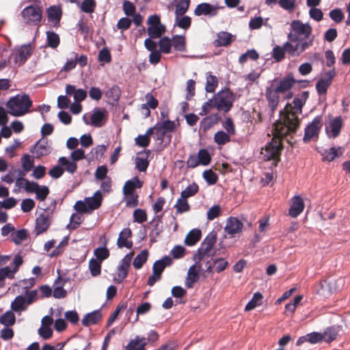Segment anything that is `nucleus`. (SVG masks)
I'll use <instances>...</instances> for the list:
<instances>
[{"label": "nucleus", "instance_id": "1", "mask_svg": "<svg viewBox=\"0 0 350 350\" xmlns=\"http://www.w3.org/2000/svg\"><path fill=\"white\" fill-rule=\"evenodd\" d=\"M308 96V91L301 92L293 99L292 105H287L283 111H280V119L275 122V129L279 135L295 133L299 124L298 115L301 113Z\"/></svg>", "mask_w": 350, "mask_h": 350}, {"label": "nucleus", "instance_id": "2", "mask_svg": "<svg viewBox=\"0 0 350 350\" xmlns=\"http://www.w3.org/2000/svg\"><path fill=\"white\" fill-rule=\"evenodd\" d=\"M234 98V93L230 89L224 88L204 103L199 115L201 116H205L213 109H217L218 111L227 113L232 107Z\"/></svg>", "mask_w": 350, "mask_h": 350}, {"label": "nucleus", "instance_id": "3", "mask_svg": "<svg viewBox=\"0 0 350 350\" xmlns=\"http://www.w3.org/2000/svg\"><path fill=\"white\" fill-rule=\"evenodd\" d=\"M275 129V123H274L272 126L271 131L273 137L271 141L261 150L260 154L265 160L269 161L273 159L278 161L282 150V139L294 133V132H289L285 135H279Z\"/></svg>", "mask_w": 350, "mask_h": 350}, {"label": "nucleus", "instance_id": "4", "mask_svg": "<svg viewBox=\"0 0 350 350\" xmlns=\"http://www.w3.org/2000/svg\"><path fill=\"white\" fill-rule=\"evenodd\" d=\"M32 102L27 94H17L7 102L8 113L15 117L22 116L29 111Z\"/></svg>", "mask_w": 350, "mask_h": 350}, {"label": "nucleus", "instance_id": "5", "mask_svg": "<svg viewBox=\"0 0 350 350\" xmlns=\"http://www.w3.org/2000/svg\"><path fill=\"white\" fill-rule=\"evenodd\" d=\"M312 32V28L308 23H304L300 20H293L290 23L287 38L292 41L310 40L313 37Z\"/></svg>", "mask_w": 350, "mask_h": 350}, {"label": "nucleus", "instance_id": "6", "mask_svg": "<svg viewBox=\"0 0 350 350\" xmlns=\"http://www.w3.org/2000/svg\"><path fill=\"white\" fill-rule=\"evenodd\" d=\"M217 239L216 233L213 231L208 234L204 241L202 242L200 247L198 249L196 254H194L193 259L198 265L202 260L213 258V254H211L213 247Z\"/></svg>", "mask_w": 350, "mask_h": 350}, {"label": "nucleus", "instance_id": "7", "mask_svg": "<svg viewBox=\"0 0 350 350\" xmlns=\"http://www.w3.org/2000/svg\"><path fill=\"white\" fill-rule=\"evenodd\" d=\"M21 16L24 23L31 26H40L42 18V11L36 5L25 7L21 11Z\"/></svg>", "mask_w": 350, "mask_h": 350}, {"label": "nucleus", "instance_id": "8", "mask_svg": "<svg viewBox=\"0 0 350 350\" xmlns=\"http://www.w3.org/2000/svg\"><path fill=\"white\" fill-rule=\"evenodd\" d=\"M314 42V37L310 39V40H301L292 41L288 40L284 44V46L286 51L291 57H298L302 53H304L307 49L312 46Z\"/></svg>", "mask_w": 350, "mask_h": 350}, {"label": "nucleus", "instance_id": "9", "mask_svg": "<svg viewBox=\"0 0 350 350\" xmlns=\"http://www.w3.org/2000/svg\"><path fill=\"white\" fill-rule=\"evenodd\" d=\"M147 32L148 36L152 38H159L163 34L166 28L165 26L161 23L159 15H150L147 20Z\"/></svg>", "mask_w": 350, "mask_h": 350}, {"label": "nucleus", "instance_id": "10", "mask_svg": "<svg viewBox=\"0 0 350 350\" xmlns=\"http://www.w3.org/2000/svg\"><path fill=\"white\" fill-rule=\"evenodd\" d=\"M322 117L316 116L313 120L309 123L305 129L303 140L305 143H308L314 138H318L321 128Z\"/></svg>", "mask_w": 350, "mask_h": 350}, {"label": "nucleus", "instance_id": "11", "mask_svg": "<svg viewBox=\"0 0 350 350\" xmlns=\"http://www.w3.org/2000/svg\"><path fill=\"white\" fill-rule=\"evenodd\" d=\"M33 50V46L32 43H28L23 44L19 47H16L13 53L14 63L18 66L25 64L31 56Z\"/></svg>", "mask_w": 350, "mask_h": 350}, {"label": "nucleus", "instance_id": "12", "mask_svg": "<svg viewBox=\"0 0 350 350\" xmlns=\"http://www.w3.org/2000/svg\"><path fill=\"white\" fill-rule=\"evenodd\" d=\"M176 124L174 121L170 120H163L162 122L155 124V140L163 141L164 136L167 133H172L175 131Z\"/></svg>", "mask_w": 350, "mask_h": 350}, {"label": "nucleus", "instance_id": "13", "mask_svg": "<svg viewBox=\"0 0 350 350\" xmlns=\"http://www.w3.org/2000/svg\"><path fill=\"white\" fill-rule=\"evenodd\" d=\"M133 254V252L127 254L120 262L117 268L116 281L118 282H122L127 277Z\"/></svg>", "mask_w": 350, "mask_h": 350}, {"label": "nucleus", "instance_id": "14", "mask_svg": "<svg viewBox=\"0 0 350 350\" xmlns=\"http://www.w3.org/2000/svg\"><path fill=\"white\" fill-rule=\"evenodd\" d=\"M280 94L273 85L267 87L265 90V96L268 101L269 107L272 113H273L278 107Z\"/></svg>", "mask_w": 350, "mask_h": 350}, {"label": "nucleus", "instance_id": "15", "mask_svg": "<svg viewBox=\"0 0 350 350\" xmlns=\"http://www.w3.org/2000/svg\"><path fill=\"white\" fill-rule=\"evenodd\" d=\"M217 14V8L208 3H202L198 4L194 10L196 16H215Z\"/></svg>", "mask_w": 350, "mask_h": 350}, {"label": "nucleus", "instance_id": "16", "mask_svg": "<svg viewBox=\"0 0 350 350\" xmlns=\"http://www.w3.org/2000/svg\"><path fill=\"white\" fill-rule=\"evenodd\" d=\"M202 265L199 262L191 266L187 272V276L185 281V285L187 288H191L193 284L199 280V272L201 271Z\"/></svg>", "mask_w": 350, "mask_h": 350}, {"label": "nucleus", "instance_id": "17", "mask_svg": "<svg viewBox=\"0 0 350 350\" xmlns=\"http://www.w3.org/2000/svg\"><path fill=\"white\" fill-rule=\"evenodd\" d=\"M48 21L54 27H57L62 15V11L60 7L57 5L50 6L47 10Z\"/></svg>", "mask_w": 350, "mask_h": 350}, {"label": "nucleus", "instance_id": "18", "mask_svg": "<svg viewBox=\"0 0 350 350\" xmlns=\"http://www.w3.org/2000/svg\"><path fill=\"white\" fill-rule=\"evenodd\" d=\"M107 118V111L104 109H94L91 115V124L95 127L103 126Z\"/></svg>", "mask_w": 350, "mask_h": 350}, {"label": "nucleus", "instance_id": "19", "mask_svg": "<svg viewBox=\"0 0 350 350\" xmlns=\"http://www.w3.org/2000/svg\"><path fill=\"white\" fill-rule=\"evenodd\" d=\"M132 235L131 230L129 228H124L119 234L117 241V245L119 248L126 247L131 249L133 247V242L128 241Z\"/></svg>", "mask_w": 350, "mask_h": 350}, {"label": "nucleus", "instance_id": "20", "mask_svg": "<svg viewBox=\"0 0 350 350\" xmlns=\"http://www.w3.org/2000/svg\"><path fill=\"white\" fill-rule=\"evenodd\" d=\"M243 226L242 222L237 218L230 217L227 220L225 232L230 235H234L241 231Z\"/></svg>", "mask_w": 350, "mask_h": 350}, {"label": "nucleus", "instance_id": "21", "mask_svg": "<svg viewBox=\"0 0 350 350\" xmlns=\"http://www.w3.org/2000/svg\"><path fill=\"white\" fill-rule=\"evenodd\" d=\"M304 208V203L299 196H294L292 198V204L289 208L288 214L291 217H297Z\"/></svg>", "mask_w": 350, "mask_h": 350}, {"label": "nucleus", "instance_id": "22", "mask_svg": "<svg viewBox=\"0 0 350 350\" xmlns=\"http://www.w3.org/2000/svg\"><path fill=\"white\" fill-rule=\"evenodd\" d=\"M85 200L88 207V208H89L91 213L93 211L98 209L101 206L103 201L102 193L100 190L96 191L93 196L85 198Z\"/></svg>", "mask_w": 350, "mask_h": 350}, {"label": "nucleus", "instance_id": "23", "mask_svg": "<svg viewBox=\"0 0 350 350\" xmlns=\"http://www.w3.org/2000/svg\"><path fill=\"white\" fill-rule=\"evenodd\" d=\"M296 83V80L292 75L282 79L275 88L280 93L284 94L289 91L293 85Z\"/></svg>", "mask_w": 350, "mask_h": 350}, {"label": "nucleus", "instance_id": "24", "mask_svg": "<svg viewBox=\"0 0 350 350\" xmlns=\"http://www.w3.org/2000/svg\"><path fill=\"white\" fill-rule=\"evenodd\" d=\"M147 340L145 337L136 336L126 346V350H146Z\"/></svg>", "mask_w": 350, "mask_h": 350}, {"label": "nucleus", "instance_id": "25", "mask_svg": "<svg viewBox=\"0 0 350 350\" xmlns=\"http://www.w3.org/2000/svg\"><path fill=\"white\" fill-rule=\"evenodd\" d=\"M51 151V147L48 145L47 142H41L39 140L33 146L31 152L36 154L38 158L49 154Z\"/></svg>", "mask_w": 350, "mask_h": 350}, {"label": "nucleus", "instance_id": "26", "mask_svg": "<svg viewBox=\"0 0 350 350\" xmlns=\"http://www.w3.org/2000/svg\"><path fill=\"white\" fill-rule=\"evenodd\" d=\"M50 226V219L48 215L45 214L40 215L36 221V232L40 234L45 232Z\"/></svg>", "mask_w": 350, "mask_h": 350}, {"label": "nucleus", "instance_id": "27", "mask_svg": "<svg viewBox=\"0 0 350 350\" xmlns=\"http://www.w3.org/2000/svg\"><path fill=\"white\" fill-rule=\"evenodd\" d=\"M101 317L102 314L100 311L99 310H96L92 312L86 314L83 317L81 322L84 326L88 327L90 325H95L98 323Z\"/></svg>", "mask_w": 350, "mask_h": 350}, {"label": "nucleus", "instance_id": "28", "mask_svg": "<svg viewBox=\"0 0 350 350\" xmlns=\"http://www.w3.org/2000/svg\"><path fill=\"white\" fill-rule=\"evenodd\" d=\"M342 126V120L340 116L336 117L332 120L329 122L330 133L327 129V133L329 137L333 138L336 137L340 133Z\"/></svg>", "mask_w": 350, "mask_h": 350}, {"label": "nucleus", "instance_id": "29", "mask_svg": "<svg viewBox=\"0 0 350 350\" xmlns=\"http://www.w3.org/2000/svg\"><path fill=\"white\" fill-rule=\"evenodd\" d=\"M339 326H331L324 329L323 334V340L326 342H330L336 339L339 332Z\"/></svg>", "mask_w": 350, "mask_h": 350}, {"label": "nucleus", "instance_id": "30", "mask_svg": "<svg viewBox=\"0 0 350 350\" xmlns=\"http://www.w3.org/2000/svg\"><path fill=\"white\" fill-rule=\"evenodd\" d=\"M142 187V182L137 178L135 177L131 180H127L123 187V193L127 195L128 193H134V190L137 188Z\"/></svg>", "mask_w": 350, "mask_h": 350}, {"label": "nucleus", "instance_id": "31", "mask_svg": "<svg viewBox=\"0 0 350 350\" xmlns=\"http://www.w3.org/2000/svg\"><path fill=\"white\" fill-rule=\"evenodd\" d=\"M172 258L167 256L163 257L161 260L155 261L152 266L153 272L161 275L165 268L172 264Z\"/></svg>", "mask_w": 350, "mask_h": 350}, {"label": "nucleus", "instance_id": "32", "mask_svg": "<svg viewBox=\"0 0 350 350\" xmlns=\"http://www.w3.org/2000/svg\"><path fill=\"white\" fill-rule=\"evenodd\" d=\"M343 285V280L338 279V280L333 281L332 280H325L321 283V288L324 290L328 291L329 293H334L339 291L340 288V286Z\"/></svg>", "mask_w": 350, "mask_h": 350}, {"label": "nucleus", "instance_id": "33", "mask_svg": "<svg viewBox=\"0 0 350 350\" xmlns=\"http://www.w3.org/2000/svg\"><path fill=\"white\" fill-rule=\"evenodd\" d=\"M342 148L341 147H332L328 150H325L321 152L323 160L326 161H332L336 157H338L339 154H342Z\"/></svg>", "mask_w": 350, "mask_h": 350}, {"label": "nucleus", "instance_id": "34", "mask_svg": "<svg viewBox=\"0 0 350 350\" xmlns=\"http://www.w3.org/2000/svg\"><path fill=\"white\" fill-rule=\"evenodd\" d=\"M217 39L215 41V46H226L229 45L232 42V34L226 32L221 31L217 33Z\"/></svg>", "mask_w": 350, "mask_h": 350}, {"label": "nucleus", "instance_id": "35", "mask_svg": "<svg viewBox=\"0 0 350 350\" xmlns=\"http://www.w3.org/2000/svg\"><path fill=\"white\" fill-rule=\"evenodd\" d=\"M201 238V230L199 229L191 230L186 236L185 243L187 245H195Z\"/></svg>", "mask_w": 350, "mask_h": 350}, {"label": "nucleus", "instance_id": "36", "mask_svg": "<svg viewBox=\"0 0 350 350\" xmlns=\"http://www.w3.org/2000/svg\"><path fill=\"white\" fill-rule=\"evenodd\" d=\"M16 323V317L12 310H8L0 316V323L10 327Z\"/></svg>", "mask_w": 350, "mask_h": 350}, {"label": "nucleus", "instance_id": "37", "mask_svg": "<svg viewBox=\"0 0 350 350\" xmlns=\"http://www.w3.org/2000/svg\"><path fill=\"white\" fill-rule=\"evenodd\" d=\"M59 165L65 167V170L70 174H74L77 169V165L73 161H70L68 158L65 157H61L58 159Z\"/></svg>", "mask_w": 350, "mask_h": 350}, {"label": "nucleus", "instance_id": "38", "mask_svg": "<svg viewBox=\"0 0 350 350\" xmlns=\"http://www.w3.org/2000/svg\"><path fill=\"white\" fill-rule=\"evenodd\" d=\"M191 24V17L185 16V14L180 16L175 15L174 26H178L181 29L187 30L190 27Z\"/></svg>", "mask_w": 350, "mask_h": 350}, {"label": "nucleus", "instance_id": "39", "mask_svg": "<svg viewBox=\"0 0 350 350\" xmlns=\"http://www.w3.org/2000/svg\"><path fill=\"white\" fill-rule=\"evenodd\" d=\"M148 252L146 250H142L138 254L133 260V265L136 269H141L144 264L147 261Z\"/></svg>", "mask_w": 350, "mask_h": 350}, {"label": "nucleus", "instance_id": "40", "mask_svg": "<svg viewBox=\"0 0 350 350\" xmlns=\"http://www.w3.org/2000/svg\"><path fill=\"white\" fill-rule=\"evenodd\" d=\"M176 214H181L188 212L190 210V205L188 203L187 199L183 198L180 196L176 201L174 205Z\"/></svg>", "mask_w": 350, "mask_h": 350}, {"label": "nucleus", "instance_id": "41", "mask_svg": "<svg viewBox=\"0 0 350 350\" xmlns=\"http://www.w3.org/2000/svg\"><path fill=\"white\" fill-rule=\"evenodd\" d=\"M190 0H177L175 4V15H184L188 10Z\"/></svg>", "mask_w": 350, "mask_h": 350}, {"label": "nucleus", "instance_id": "42", "mask_svg": "<svg viewBox=\"0 0 350 350\" xmlns=\"http://www.w3.org/2000/svg\"><path fill=\"white\" fill-rule=\"evenodd\" d=\"M217 85H218L217 78L215 76L211 74V72L207 73L206 86H205L206 91L209 93L214 92Z\"/></svg>", "mask_w": 350, "mask_h": 350}, {"label": "nucleus", "instance_id": "43", "mask_svg": "<svg viewBox=\"0 0 350 350\" xmlns=\"http://www.w3.org/2000/svg\"><path fill=\"white\" fill-rule=\"evenodd\" d=\"M262 297V295L260 293H255L252 299L246 304L245 310L250 311L254 309L256 306L261 305Z\"/></svg>", "mask_w": 350, "mask_h": 350}, {"label": "nucleus", "instance_id": "44", "mask_svg": "<svg viewBox=\"0 0 350 350\" xmlns=\"http://www.w3.org/2000/svg\"><path fill=\"white\" fill-rule=\"evenodd\" d=\"M172 46L178 51H185L186 49L185 38L183 36H174L172 40Z\"/></svg>", "mask_w": 350, "mask_h": 350}, {"label": "nucleus", "instance_id": "45", "mask_svg": "<svg viewBox=\"0 0 350 350\" xmlns=\"http://www.w3.org/2000/svg\"><path fill=\"white\" fill-rule=\"evenodd\" d=\"M199 191V187L197 183H193L189 185L184 190L180 193V196L183 198H189L194 196Z\"/></svg>", "mask_w": 350, "mask_h": 350}, {"label": "nucleus", "instance_id": "46", "mask_svg": "<svg viewBox=\"0 0 350 350\" xmlns=\"http://www.w3.org/2000/svg\"><path fill=\"white\" fill-rule=\"evenodd\" d=\"M26 302L25 297L23 295L17 296L11 304L12 311L21 312L25 310V304Z\"/></svg>", "mask_w": 350, "mask_h": 350}, {"label": "nucleus", "instance_id": "47", "mask_svg": "<svg viewBox=\"0 0 350 350\" xmlns=\"http://www.w3.org/2000/svg\"><path fill=\"white\" fill-rule=\"evenodd\" d=\"M61 280V276L59 275L57 278V280L54 282V286H56L54 288L53 292V296L56 299H62L64 298L66 296V291L63 288L62 284L61 286H57L59 281Z\"/></svg>", "mask_w": 350, "mask_h": 350}, {"label": "nucleus", "instance_id": "48", "mask_svg": "<svg viewBox=\"0 0 350 350\" xmlns=\"http://www.w3.org/2000/svg\"><path fill=\"white\" fill-rule=\"evenodd\" d=\"M46 40L48 46L52 49L57 48L60 41L58 34L50 31L46 32Z\"/></svg>", "mask_w": 350, "mask_h": 350}, {"label": "nucleus", "instance_id": "49", "mask_svg": "<svg viewBox=\"0 0 350 350\" xmlns=\"http://www.w3.org/2000/svg\"><path fill=\"white\" fill-rule=\"evenodd\" d=\"M149 161H148V153L144 157H136L135 168L139 172H145L148 168Z\"/></svg>", "mask_w": 350, "mask_h": 350}, {"label": "nucleus", "instance_id": "50", "mask_svg": "<svg viewBox=\"0 0 350 350\" xmlns=\"http://www.w3.org/2000/svg\"><path fill=\"white\" fill-rule=\"evenodd\" d=\"M268 18L264 20L261 16L252 18L249 22V28L251 30L258 29L262 25H266Z\"/></svg>", "mask_w": 350, "mask_h": 350}, {"label": "nucleus", "instance_id": "51", "mask_svg": "<svg viewBox=\"0 0 350 350\" xmlns=\"http://www.w3.org/2000/svg\"><path fill=\"white\" fill-rule=\"evenodd\" d=\"M89 269L93 277L99 275L101 270V262L97 259L92 258L89 261Z\"/></svg>", "mask_w": 350, "mask_h": 350}, {"label": "nucleus", "instance_id": "52", "mask_svg": "<svg viewBox=\"0 0 350 350\" xmlns=\"http://www.w3.org/2000/svg\"><path fill=\"white\" fill-rule=\"evenodd\" d=\"M79 5L82 12L88 14H92L94 12L96 3L95 0H84Z\"/></svg>", "mask_w": 350, "mask_h": 350}, {"label": "nucleus", "instance_id": "53", "mask_svg": "<svg viewBox=\"0 0 350 350\" xmlns=\"http://www.w3.org/2000/svg\"><path fill=\"white\" fill-rule=\"evenodd\" d=\"M159 45L160 47L159 51L165 54H168L171 51L172 42L169 38L163 37L160 39Z\"/></svg>", "mask_w": 350, "mask_h": 350}, {"label": "nucleus", "instance_id": "54", "mask_svg": "<svg viewBox=\"0 0 350 350\" xmlns=\"http://www.w3.org/2000/svg\"><path fill=\"white\" fill-rule=\"evenodd\" d=\"M214 141L218 145H224L230 141V135L224 131H217L214 135Z\"/></svg>", "mask_w": 350, "mask_h": 350}, {"label": "nucleus", "instance_id": "55", "mask_svg": "<svg viewBox=\"0 0 350 350\" xmlns=\"http://www.w3.org/2000/svg\"><path fill=\"white\" fill-rule=\"evenodd\" d=\"M5 278H14V275L11 273L10 267L8 266L0 268V288L4 287Z\"/></svg>", "mask_w": 350, "mask_h": 350}, {"label": "nucleus", "instance_id": "56", "mask_svg": "<svg viewBox=\"0 0 350 350\" xmlns=\"http://www.w3.org/2000/svg\"><path fill=\"white\" fill-rule=\"evenodd\" d=\"M82 215L80 213H73L70 218V223L67 225V228L70 230L77 229L82 222Z\"/></svg>", "mask_w": 350, "mask_h": 350}, {"label": "nucleus", "instance_id": "57", "mask_svg": "<svg viewBox=\"0 0 350 350\" xmlns=\"http://www.w3.org/2000/svg\"><path fill=\"white\" fill-rule=\"evenodd\" d=\"M27 237V231L25 229H21L12 234V239L16 245L21 244Z\"/></svg>", "mask_w": 350, "mask_h": 350}, {"label": "nucleus", "instance_id": "58", "mask_svg": "<svg viewBox=\"0 0 350 350\" xmlns=\"http://www.w3.org/2000/svg\"><path fill=\"white\" fill-rule=\"evenodd\" d=\"M215 271L217 273L224 271L228 265V262L224 258H213Z\"/></svg>", "mask_w": 350, "mask_h": 350}, {"label": "nucleus", "instance_id": "59", "mask_svg": "<svg viewBox=\"0 0 350 350\" xmlns=\"http://www.w3.org/2000/svg\"><path fill=\"white\" fill-rule=\"evenodd\" d=\"M218 120V115L210 116L206 117L201 121V126L204 131L209 129Z\"/></svg>", "mask_w": 350, "mask_h": 350}, {"label": "nucleus", "instance_id": "60", "mask_svg": "<svg viewBox=\"0 0 350 350\" xmlns=\"http://www.w3.org/2000/svg\"><path fill=\"white\" fill-rule=\"evenodd\" d=\"M77 53L75 52H72L70 53V57L67 59L66 64L63 66L62 70L65 72L70 71L75 68L77 64Z\"/></svg>", "mask_w": 350, "mask_h": 350}, {"label": "nucleus", "instance_id": "61", "mask_svg": "<svg viewBox=\"0 0 350 350\" xmlns=\"http://www.w3.org/2000/svg\"><path fill=\"white\" fill-rule=\"evenodd\" d=\"M202 176H203V178H204V180L206 181V183L209 185H215L217 183V179H218V176L217 175V174L215 173L211 170H205L203 172Z\"/></svg>", "mask_w": 350, "mask_h": 350}, {"label": "nucleus", "instance_id": "62", "mask_svg": "<svg viewBox=\"0 0 350 350\" xmlns=\"http://www.w3.org/2000/svg\"><path fill=\"white\" fill-rule=\"evenodd\" d=\"M198 157L202 165H207L210 163L211 157L208 152L206 149H201L198 151Z\"/></svg>", "mask_w": 350, "mask_h": 350}, {"label": "nucleus", "instance_id": "63", "mask_svg": "<svg viewBox=\"0 0 350 350\" xmlns=\"http://www.w3.org/2000/svg\"><path fill=\"white\" fill-rule=\"evenodd\" d=\"M285 53L286 51L284 46H275L273 49L272 57L276 62H280L284 58Z\"/></svg>", "mask_w": 350, "mask_h": 350}, {"label": "nucleus", "instance_id": "64", "mask_svg": "<svg viewBox=\"0 0 350 350\" xmlns=\"http://www.w3.org/2000/svg\"><path fill=\"white\" fill-rule=\"evenodd\" d=\"M330 85L331 83H329V80H325L324 79H319L316 84V89L318 94L319 95L325 94Z\"/></svg>", "mask_w": 350, "mask_h": 350}]
</instances>
